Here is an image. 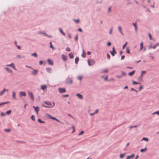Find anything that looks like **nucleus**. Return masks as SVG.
<instances>
[{
	"label": "nucleus",
	"mask_w": 159,
	"mask_h": 159,
	"mask_svg": "<svg viewBox=\"0 0 159 159\" xmlns=\"http://www.w3.org/2000/svg\"><path fill=\"white\" fill-rule=\"evenodd\" d=\"M44 103L48 106V108L53 107L55 106V103L54 102L52 103L51 102L45 101L44 102Z\"/></svg>",
	"instance_id": "obj_1"
},
{
	"label": "nucleus",
	"mask_w": 159,
	"mask_h": 159,
	"mask_svg": "<svg viewBox=\"0 0 159 159\" xmlns=\"http://www.w3.org/2000/svg\"><path fill=\"white\" fill-rule=\"evenodd\" d=\"M88 62L89 65L90 66L93 65L95 63L94 61L92 59L88 60Z\"/></svg>",
	"instance_id": "obj_2"
},
{
	"label": "nucleus",
	"mask_w": 159,
	"mask_h": 159,
	"mask_svg": "<svg viewBox=\"0 0 159 159\" xmlns=\"http://www.w3.org/2000/svg\"><path fill=\"white\" fill-rule=\"evenodd\" d=\"M28 94L31 98V99L33 101H34V98L33 94L32 92H28Z\"/></svg>",
	"instance_id": "obj_3"
},
{
	"label": "nucleus",
	"mask_w": 159,
	"mask_h": 159,
	"mask_svg": "<svg viewBox=\"0 0 159 159\" xmlns=\"http://www.w3.org/2000/svg\"><path fill=\"white\" fill-rule=\"evenodd\" d=\"M58 91L60 93H65L66 91V89L64 88H59L58 89Z\"/></svg>",
	"instance_id": "obj_4"
},
{
	"label": "nucleus",
	"mask_w": 159,
	"mask_h": 159,
	"mask_svg": "<svg viewBox=\"0 0 159 159\" xmlns=\"http://www.w3.org/2000/svg\"><path fill=\"white\" fill-rule=\"evenodd\" d=\"M66 83L68 84H71L72 83V79L70 78H68L66 80Z\"/></svg>",
	"instance_id": "obj_5"
},
{
	"label": "nucleus",
	"mask_w": 159,
	"mask_h": 159,
	"mask_svg": "<svg viewBox=\"0 0 159 159\" xmlns=\"http://www.w3.org/2000/svg\"><path fill=\"white\" fill-rule=\"evenodd\" d=\"M33 107L34 108V111L36 112L37 114H38V111L39 110V107H35L34 106H33Z\"/></svg>",
	"instance_id": "obj_6"
},
{
	"label": "nucleus",
	"mask_w": 159,
	"mask_h": 159,
	"mask_svg": "<svg viewBox=\"0 0 159 159\" xmlns=\"http://www.w3.org/2000/svg\"><path fill=\"white\" fill-rule=\"evenodd\" d=\"M19 96H26V93L24 92H19Z\"/></svg>",
	"instance_id": "obj_7"
},
{
	"label": "nucleus",
	"mask_w": 159,
	"mask_h": 159,
	"mask_svg": "<svg viewBox=\"0 0 159 159\" xmlns=\"http://www.w3.org/2000/svg\"><path fill=\"white\" fill-rule=\"evenodd\" d=\"M111 54L113 56H114L115 55V54H116V51H115V48L114 47H113L112 48V51H111L110 52Z\"/></svg>",
	"instance_id": "obj_8"
},
{
	"label": "nucleus",
	"mask_w": 159,
	"mask_h": 159,
	"mask_svg": "<svg viewBox=\"0 0 159 159\" xmlns=\"http://www.w3.org/2000/svg\"><path fill=\"white\" fill-rule=\"evenodd\" d=\"M7 66H9L13 68L15 70H16V69L15 68L14 64L13 63H12L10 64H8L6 65Z\"/></svg>",
	"instance_id": "obj_9"
},
{
	"label": "nucleus",
	"mask_w": 159,
	"mask_h": 159,
	"mask_svg": "<svg viewBox=\"0 0 159 159\" xmlns=\"http://www.w3.org/2000/svg\"><path fill=\"white\" fill-rule=\"evenodd\" d=\"M9 91L8 89H4L0 93V96L2 95H3L5 93V92L7 91V92H8Z\"/></svg>",
	"instance_id": "obj_10"
},
{
	"label": "nucleus",
	"mask_w": 159,
	"mask_h": 159,
	"mask_svg": "<svg viewBox=\"0 0 159 159\" xmlns=\"http://www.w3.org/2000/svg\"><path fill=\"white\" fill-rule=\"evenodd\" d=\"M159 46V43H157L152 47V46H149V48L150 49H151L152 48H153V49H155L157 47V46Z\"/></svg>",
	"instance_id": "obj_11"
},
{
	"label": "nucleus",
	"mask_w": 159,
	"mask_h": 159,
	"mask_svg": "<svg viewBox=\"0 0 159 159\" xmlns=\"http://www.w3.org/2000/svg\"><path fill=\"white\" fill-rule=\"evenodd\" d=\"M33 71L32 72V74L33 75H36L37 74L38 71L36 70L33 69Z\"/></svg>",
	"instance_id": "obj_12"
},
{
	"label": "nucleus",
	"mask_w": 159,
	"mask_h": 159,
	"mask_svg": "<svg viewBox=\"0 0 159 159\" xmlns=\"http://www.w3.org/2000/svg\"><path fill=\"white\" fill-rule=\"evenodd\" d=\"M76 96H77L78 98H79L82 99L83 98V96L82 95L78 93L76 94Z\"/></svg>",
	"instance_id": "obj_13"
},
{
	"label": "nucleus",
	"mask_w": 159,
	"mask_h": 159,
	"mask_svg": "<svg viewBox=\"0 0 159 159\" xmlns=\"http://www.w3.org/2000/svg\"><path fill=\"white\" fill-rule=\"evenodd\" d=\"M5 69L8 72L10 73H12V71L9 68H8L7 67L5 68Z\"/></svg>",
	"instance_id": "obj_14"
},
{
	"label": "nucleus",
	"mask_w": 159,
	"mask_h": 159,
	"mask_svg": "<svg viewBox=\"0 0 159 159\" xmlns=\"http://www.w3.org/2000/svg\"><path fill=\"white\" fill-rule=\"evenodd\" d=\"M135 72V71L133 70L131 72L129 73L128 75L130 76H132L134 74Z\"/></svg>",
	"instance_id": "obj_15"
},
{
	"label": "nucleus",
	"mask_w": 159,
	"mask_h": 159,
	"mask_svg": "<svg viewBox=\"0 0 159 159\" xmlns=\"http://www.w3.org/2000/svg\"><path fill=\"white\" fill-rule=\"evenodd\" d=\"M62 60L64 61H66L67 60L66 56H64V55H62Z\"/></svg>",
	"instance_id": "obj_16"
},
{
	"label": "nucleus",
	"mask_w": 159,
	"mask_h": 159,
	"mask_svg": "<svg viewBox=\"0 0 159 159\" xmlns=\"http://www.w3.org/2000/svg\"><path fill=\"white\" fill-rule=\"evenodd\" d=\"M48 63L49 64L52 65H53V62L52 60L50 59H48Z\"/></svg>",
	"instance_id": "obj_17"
},
{
	"label": "nucleus",
	"mask_w": 159,
	"mask_h": 159,
	"mask_svg": "<svg viewBox=\"0 0 159 159\" xmlns=\"http://www.w3.org/2000/svg\"><path fill=\"white\" fill-rule=\"evenodd\" d=\"M118 30L121 33V34L122 35H123L124 34L122 33L121 30V28L120 26H119L118 27Z\"/></svg>",
	"instance_id": "obj_18"
},
{
	"label": "nucleus",
	"mask_w": 159,
	"mask_h": 159,
	"mask_svg": "<svg viewBox=\"0 0 159 159\" xmlns=\"http://www.w3.org/2000/svg\"><path fill=\"white\" fill-rule=\"evenodd\" d=\"M125 153L121 154L120 155V158H123L125 156Z\"/></svg>",
	"instance_id": "obj_19"
},
{
	"label": "nucleus",
	"mask_w": 159,
	"mask_h": 159,
	"mask_svg": "<svg viewBox=\"0 0 159 159\" xmlns=\"http://www.w3.org/2000/svg\"><path fill=\"white\" fill-rule=\"evenodd\" d=\"M79 61V58L78 57H77L75 58V62L76 64H77L78 63V62Z\"/></svg>",
	"instance_id": "obj_20"
},
{
	"label": "nucleus",
	"mask_w": 159,
	"mask_h": 159,
	"mask_svg": "<svg viewBox=\"0 0 159 159\" xmlns=\"http://www.w3.org/2000/svg\"><path fill=\"white\" fill-rule=\"evenodd\" d=\"M69 57L71 59H72V58H73V57H74V56H73V54L71 53H70L69 54Z\"/></svg>",
	"instance_id": "obj_21"
},
{
	"label": "nucleus",
	"mask_w": 159,
	"mask_h": 159,
	"mask_svg": "<svg viewBox=\"0 0 159 159\" xmlns=\"http://www.w3.org/2000/svg\"><path fill=\"white\" fill-rule=\"evenodd\" d=\"M134 154H132V155L131 156H128L127 157V159H130V158H131L132 157H134Z\"/></svg>",
	"instance_id": "obj_22"
},
{
	"label": "nucleus",
	"mask_w": 159,
	"mask_h": 159,
	"mask_svg": "<svg viewBox=\"0 0 159 159\" xmlns=\"http://www.w3.org/2000/svg\"><path fill=\"white\" fill-rule=\"evenodd\" d=\"M41 87L42 89L44 90L46 88L47 86L46 85H42Z\"/></svg>",
	"instance_id": "obj_23"
},
{
	"label": "nucleus",
	"mask_w": 159,
	"mask_h": 159,
	"mask_svg": "<svg viewBox=\"0 0 159 159\" xmlns=\"http://www.w3.org/2000/svg\"><path fill=\"white\" fill-rule=\"evenodd\" d=\"M126 52L127 53L129 54L130 53V49L129 47H127L126 48Z\"/></svg>",
	"instance_id": "obj_24"
},
{
	"label": "nucleus",
	"mask_w": 159,
	"mask_h": 159,
	"mask_svg": "<svg viewBox=\"0 0 159 159\" xmlns=\"http://www.w3.org/2000/svg\"><path fill=\"white\" fill-rule=\"evenodd\" d=\"M38 122L41 123H44L45 122L44 121H42L40 119H38Z\"/></svg>",
	"instance_id": "obj_25"
},
{
	"label": "nucleus",
	"mask_w": 159,
	"mask_h": 159,
	"mask_svg": "<svg viewBox=\"0 0 159 159\" xmlns=\"http://www.w3.org/2000/svg\"><path fill=\"white\" fill-rule=\"evenodd\" d=\"M13 98L14 99H16V93H15L14 91H13Z\"/></svg>",
	"instance_id": "obj_26"
},
{
	"label": "nucleus",
	"mask_w": 159,
	"mask_h": 159,
	"mask_svg": "<svg viewBox=\"0 0 159 159\" xmlns=\"http://www.w3.org/2000/svg\"><path fill=\"white\" fill-rule=\"evenodd\" d=\"M59 30L60 31V32H61V33L64 36H65V33H64L63 31H62V30L60 28L59 29Z\"/></svg>",
	"instance_id": "obj_27"
},
{
	"label": "nucleus",
	"mask_w": 159,
	"mask_h": 159,
	"mask_svg": "<svg viewBox=\"0 0 159 159\" xmlns=\"http://www.w3.org/2000/svg\"><path fill=\"white\" fill-rule=\"evenodd\" d=\"M47 71L48 72H50L52 70V69L50 68H46Z\"/></svg>",
	"instance_id": "obj_28"
},
{
	"label": "nucleus",
	"mask_w": 159,
	"mask_h": 159,
	"mask_svg": "<svg viewBox=\"0 0 159 159\" xmlns=\"http://www.w3.org/2000/svg\"><path fill=\"white\" fill-rule=\"evenodd\" d=\"M50 119L55 120L57 121V122H60V121H59V120H58L56 118H54V117H50Z\"/></svg>",
	"instance_id": "obj_29"
},
{
	"label": "nucleus",
	"mask_w": 159,
	"mask_h": 159,
	"mask_svg": "<svg viewBox=\"0 0 159 159\" xmlns=\"http://www.w3.org/2000/svg\"><path fill=\"white\" fill-rule=\"evenodd\" d=\"M108 70L107 69H105L102 70V72L103 73H107L108 72Z\"/></svg>",
	"instance_id": "obj_30"
},
{
	"label": "nucleus",
	"mask_w": 159,
	"mask_h": 159,
	"mask_svg": "<svg viewBox=\"0 0 159 159\" xmlns=\"http://www.w3.org/2000/svg\"><path fill=\"white\" fill-rule=\"evenodd\" d=\"M143 43L142 42L140 43V50H141L143 49Z\"/></svg>",
	"instance_id": "obj_31"
},
{
	"label": "nucleus",
	"mask_w": 159,
	"mask_h": 159,
	"mask_svg": "<svg viewBox=\"0 0 159 159\" xmlns=\"http://www.w3.org/2000/svg\"><path fill=\"white\" fill-rule=\"evenodd\" d=\"M127 42H126L125 43L123 46L122 48L123 49H124L125 48L127 44Z\"/></svg>",
	"instance_id": "obj_32"
},
{
	"label": "nucleus",
	"mask_w": 159,
	"mask_h": 159,
	"mask_svg": "<svg viewBox=\"0 0 159 159\" xmlns=\"http://www.w3.org/2000/svg\"><path fill=\"white\" fill-rule=\"evenodd\" d=\"M147 150V148H145L144 149H142L140 150V151L141 152H143Z\"/></svg>",
	"instance_id": "obj_33"
},
{
	"label": "nucleus",
	"mask_w": 159,
	"mask_h": 159,
	"mask_svg": "<svg viewBox=\"0 0 159 159\" xmlns=\"http://www.w3.org/2000/svg\"><path fill=\"white\" fill-rule=\"evenodd\" d=\"M45 116L46 117H49V118L50 119V117H51V116L50 115L47 114H45Z\"/></svg>",
	"instance_id": "obj_34"
},
{
	"label": "nucleus",
	"mask_w": 159,
	"mask_h": 159,
	"mask_svg": "<svg viewBox=\"0 0 159 159\" xmlns=\"http://www.w3.org/2000/svg\"><path fill=\"white\" fill-rule=\"evenodd\" d=\"M140 84V83H138L136 81H133V84L134 85L135 84Z\"/></svg>",
	"instance_id": "obj_35"
},
{
	"label": "nucleus",
	"mask_w": 159,
	"mask_h": 159,
	"mask_svg": "<svg viewBox=\"0 0 159 159\" xmlns=\"http://www.w3.org/2000/svg\"><path fill=\"white\" fill-rule=\"evenodd\" d=\"M31 119L32 120H35V117L34 116L32 115L31 116Z\"/></svg>",
	"instance_id": "obj_36"
},
{
	"label": "nucleus",
	"mask_w": 159,
	"mask_h": 159,
	"mask_svg": "<svg viewBox=\"0 0 159 159\" xmlns=\"http://www.w3.org/2000/svg\"><path fill=\"white\" fill-rule=\"evenodd\" d=\"M31 55L32 56H35L36 57H37V54L36 53H34L32 54Z\"/></svg>",
	"instance_id": "obj_37"
},
{
	"label": "nucleus",
	"mask_w": 159,
	"mask_h": 159,
	"mask_svg": "<svg viewBox=\"0 0 159 159\" xmlns=\"http://www.w3.org/2000/svg\"><path fill=\"white\" fill-rule=\"evenodd\" d=\"M9 102H2V103H0V106L2 105L8 103Z\"/></svg>",
	"instance_id": "obj_38"
},
{
	"label": "nucleus",
	"mask_w": 159,
	"mask_h": 159,
	"mask_svg": "<svg viewBox=\"0 0 159 159\" xmlns=\"http://www.w3.org/2000/svg\"><path fill=\"white\" fill-rule=\"evenodd\" d=\"M142 140H144L146 141H148V139L147 138H143V139H142Z\"/></svg>",
	"instance_id": "obj_39"
},
{
	"label": "nucleus",
	"mask_w": 159,
	"mask_h": 159,
	"mask_svg": "<svg viewBox=\"0 0 159 159\" xmlns=\"http://www.w3.org/2000/svg\"><path fill=\"white\" fill-rule=\"evenodd\" d=\"M11 110H9L6 112V114H9L11 113Z\"/></svg>",
	"instance_id": "obj_40"
},
{
	"label": "nucleus",
	"mask_w": 159,
	"mask_h": 159,
	"mask_svg": "<svg viewBox=\"0 0 159 159\" xmlns=\"http://www.w3.org/2000/svg\"><path fill=\"white\" fill-rule=\"evenodd\" d=\"M133 25L134 26L135 29L136 30H137V25L136 23H133Z\"/></svg>",
	"instance_id": "obj_41"
},
{
	"label": "nucleus",
	"mask_w": 159,
	"mask_h": 159,
	"mask_svg": "<svg viewBox=\"0 0 159 159\" xmlns=\"http://www.w3.org/2000/svg\"><path fill=\"white\" fill-rule=\"evenodd\" d=\"M66 50L67 51H68V52H69L70 51V49L69 48V47H67L66 48Z\"/></svg>",
	"instance_id": "obj_42"
},
{
	"label": "nucleus",
	"mask_w": 159,
	"mask_h": 159,
	"mask_svg": "<svg viewBox=\"0 0 159 159\" xmlns=\"http://www.w3.org/2000/svg\"><path fill=\"white\" fill-rule=\"evenodd\" d=\"M77 78H78V79H79L80 80H81L82 79V77L81 76H79Z\"/></svg>",
	"instance_id": "obj_43"
},
{
	"label": "nucleus",
	"mask_w": 159,
	"mask_h": 159,
	"mask_svg": "<svg viewBox=\"0 0 159 159\" xmlns=\"http://www.w3.org/2000/svg\"><path fill=\"white\" fill-rule=\"evenodd\" d=\"M84 133V131H81L79 134V135H82Z\"/></svg>",
	"instance_id": "obj_44"
},
{
	"label": "nucleus",
	"mask_w": 159,
	"mask_h": 159,
	"mask_svg": "<svg viewBox=\"0 0 159 159\" xmlns=\"http://www.w3.org/2000/svg\"><path fill=\"white\" fill-rule=\"evenodd\" d=\"M72 128L73 129V131L72 132V133H73L74 132H75V127L74 126H72Z\"/></svg>",
	"instance_id": "obj_45"
},
{
	"label": "nucleus",
	"mask_w": 159,
	"mask_h": 159,
	"mask_svg": "<svg viewBox=\"0 0 159 159\" xmlns=\"http://www.w3.org/2000/svg\"><path fill=\"white\" fill-rule=\"evenodd\" d=\"M50 48H53V49L54 48H53V46L52 45V42H50Z\"/></svg>",
	"instance_id": "obj_46"
},
{
	"label": "nucleus",
	"mask_w": 159,
	"mask_h": 159,
	"mask_svg": "<svg viewBox=\"0 0 159 159\" xmlns=\"http://www.w3.org/2000/svg\"><path fill=\"white\" fill-rule=\"evenodd\" d=\"M148 35H149V36L150 39V40H151L152 39L151 35V34L150 33L148 34Z\"/></svg>",
	"instance_id": "obj_47"
},
{
	"label": "nucleus",
	"mask_w": 159,
	"mask_h": 159,
	"mask_svg": "<svg viewBox=\"0 0 159 159\" xmlns=\"http://www.w3.org/2000/svg\"><path fill=\"white\" fill-rule=\"evenodd\" d=\"M107 57L108 58V59H110V55L109 54H107Z\"/></svg>",
	"instance_id": "obj_48"
},
{
	"label": "nucleus",
	"mask_w": 159,
	"mask_h": 159,
	"mask_svg": "<svg viewBox=\"0 0 159 159\" xmlns=\"http://www.w3.org/2000/svg\"><path fill=\"white\" fill-rule=\"evenodd\" d=\"M143 88V86L142 85H141L139 87V90H141Z\"/></svg>",
	"instance_id": "obj_49"
},
{
	"label": "nucleus",
	"mask_w": 159,
	"mask_h": 159,
	"mask_svg": "<svg viewBox=\"0 0 159 159\" xmlns=\"http://www.w3.org/2000/svg\"><path fill=\"white\" fill-rule=\"evenodd\" d=\"M0 115L1 116H4L5 115L3 112H2L0 114Z\"/></svg>",
	"instance_id": "obj_50"
},
{
	"label": "nucleus",
	"mask_w": 159,
	"mask_h": 159,
	"mask_svg": "<svg viewBox=\"0 0 159 159\" xmlns=\"http://www.w3.org/2000/svg\"><path fill=\"white\" fill-rule=\"evenodd\" d=\"M75 39L76 41H77L78 39V37L77 35H76L75 37Z\"/></svg>",
	"instance_id": "obj_51"
},
{
	"label": "nucleus",
	"mask_w": 159,
	"mask_h": 159,
	"mask_svg": "<svg viewBox=\"0 0 159 159\" xmlns=\"http://www.w3.org/2000/svg\"><path fill=\"white\" fill-rule=\"evenodd\" d=\"M74 21L76 23H78L79 22V19H77L76 20H74Z\"/></svg>",
	"instance_id": "obj_52"
},
{
	"label": "nucleus",
	"mask_w": 159,
	"mask_h": 159,
	"mask_svg": "<svg viewBox=\"0 0 159 159\" xmlns=\"http://www.w3.org/2000/svg\"><path fill=\"white\" fill-rule=\"evenodd\" d=\"M153 114H157L158 115H159V111H156V112L154 113Z\"/></svg>",
	"instance_id": "obj_53"
},
{
	"label": "nucleus",
	"mask_w": 159,
	"mask_h": 159,
	"mask_svg": "<svg viewBox=\"0 0 159 159\" xmlns=\"http://www.w3.org/2000/svg\"><path fill=\"white\" fill-rule=\"evenodd\" d=\"M122 73L123 76H124L125 75V74L124 72L122 71Z\"/></svg>",
	"instance_id": "obj_54"
},
{
	"label": "nucleus",
	"mask_w": 159,
	"mask_h": 159,
	"mask_svg": "<svg viewBox=\"0 0 159 159\" xmlns=\"http://www.w3.org/2000/svg\"><path fill=\"white\" fill-rule=\"evenodd\" d=\"M116 77H117V78H121L122 77V76H120V75H117L116 76Z\"/></svg>",
	"instance_id": "obj_55"
},
{
	"label": "nucleus",
	"mask_w": 159,
	"mask_h": 159,
	"mask_svg": "<svg viewBox=\"0 0 159 159\" xmlns=\"http://www.w3.org/2000/svg\"><path fill=\"white\" fill-rule=\"evenodd\" d=\"M125 56L124 55H123L121 56V60H123V59L124 58H125Z\"/></svg>",
	"instance_id": "obj_56"
},
{
	"label": "nucleus",
	"mask_w": 159,
	"mask_h": 159,
	"mask_svg": "<svg viewBox=\"0 0 159 159\" xmlns=\"http://www.w3.org/2000/svg\"><path fill=\"white\" fill-rule=\"evenodd\" d=\"M39 63L40 65H41L43 63V61H39Z\"/></svg>",
	"instance_id": "obj_57"
},
{
	"label": "nucleus",
	"mask_w": 159,
	"mask_h": 159,
	"mask_svg": "<svg viewBox=\"0 0 159 159\" xmlns=\"http://www.w3.org/2000/svg\"><path fill=\"white\" fill-rule=\"evenodd\" d=\"M42 106L45 108H48V106H45L44 105H42Z\"/></svg>",
	"instance_id": "obj_58"
},
{
	"label": "nucleus",
	"mask_w": 159,
	"mask_h": 159,
	"mask_svg": "<svg viewBox=\"0 0 159 159\" xmlns=\"http://www.w3.org/2000/svg\"><path fill=\"white\" fill-rule=\"evenodd\" d=\"M107 45H108V46H110V45H111V43H110V42H108V43H107Z\"/></svg>",
	"instance_id": "obj_59"
},
{
	"label": "nucleus",
	"mask_w": 159,
	"mask_h": 159,
	"mask_svg": "<svg viewBox=\"0 0 159 159\" xmlns=\"http://www.w3.org/2000/svg\"><path fill=\"white\" fill-rule=\"evenodd\" d=\"M68 36L69 38H71V36L70 34H68Z\"/></svg>",
	"instance_id": "obj_60"
},
{
	"label": "nucleus",
	"mask_w": 159,
	"mask_h": 159,
	"mask_svg": "<svg viewBox=\"0 0 159 159\" xmlns=\"http://www.w3.org/2000/svg\"><path fill=\"white\" fill-rule=\"evenodd\" d=\"M91 54V53L90 52H87V54L88 55H90Z\"/></svg>",
	"instance_id": "obj_61"
},
{
	"label": "nucleus",
	"mask_w": 159,
	"mask_h": 159,
	"mask_svg": "<svg viewBox=\"0 0 159 159\" xmlns=\"http://www.w3.org/2000/svg\"><path fill=\"white\" fill-rule=\"evenodd\" d=\"M141 73H142V74H143L145 73H146V71H142L141 72Z\"/></svg>",
	"instance_id": "obj_62"
},
{
	"label": "nucleus",
	"mask_w": 159,
	"mask_h": 159,
	"mask_svg": "<svg viewBox=\"0 0 159 159\" xmlns=\"http://www.w3.org/2000/svg\"><path fill=\"white\" fill-rule=\"evenodd\" d=\"M98 109H97V110L95 111V114L98 113Z\"/></svg>",
	"instance_id": "obj_63"
},
{
	"label": "nucleus",
	"mask_w": 159,
	"mask_h": 159,
	"mask_svg": "<svg viewBox=\"0 0 159 159\" xmlns=\"http://www.w3.org/2000/svg\"><path fill=\"white\" fill-rule=\"evenodd\" d=\"M95 114V112L94 113H91V114H90V115L91 116H93V115H94Z\"/></svg>",
	"instance_id": "obj_64"
}]
</instances>
